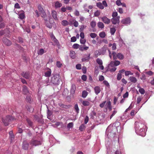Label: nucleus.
Instances as JSON below:
<instances>
[{
  "mask_svg": "<svg viewBox=\"0 0 154 154\" xmlns=\"http://www.w3.org/2000/svg\"><path fill=\"white\" fill-rule=\"evenodd\" d=\"M14 118L11 115H8L6 117L2 118V122L5 126H8L9 123L14 119Z\"/></svg>",
  "mask_w": 154,
  "mask_h": 154,
  "instance_id": "nucleus-1",
  "label": "nucleus"
},
{
  "mask_svg": "<svg viewBox=\"0 0 154 154\" xmlns=\"http://www.w3.org/2000/svg\"><path fill=\"white\" fill-rule=\"evenodd\" d=\"M60 75L59 74H56L53 75L51 77V82L55 85H58L60 82Z\"/></svg>",
  "mask_w": 154,
  "mask_h": 154,
  "instance_id": "nucleus-2",
  "label": "nucleus"
},
{
  "mask_svg": "<svg viewBox=\"0 0 154 154\" xmlns=\"http://www.w3.org/2000/svg\"><path fill=\"white\" fill-rule=\"evenodd\" d=\"M42 142L38 140L34 139H32L30 141L29 144L32 146H37L41 145L42 144Z\"/></svg>",
  "mask_w": 154,
  "mask_h": 154,
  "instance_id": "nucleus-3",
  "label": "nucleus"
},
{
  "mask_svg": "<svg viewBox=\"0 0 154 154\" xmlns=\"http://www.w3.org/2000/svg\"><path fill=\"white\" fill-rule=\"evenodd\" d=\"M144 127L145 125L143 123L138 122H135V129L136 132L140 128V127Z\"/></svg>",
  "mask_w": 154,
  "mask_h": 154,
  "instance_id": "nucleus-4",
  "label": "nucleus"
},
{
  "mask_svg": "<svg viewBox=\"0 0 154 154\" xmlns=\"http://www.w3.org/2000/svg\"><path fill=\"white\" fill-rule=\"evenodd\" d=\"M144 127H141L136 132L142 136L145 135V128Z\"/></svg>",
  "mask_w": 154,
  "mask_h": 154,
  "instance_id": "nucleus-5",
  "label": "nucleus"
},
{
  "mask_svg": "<svg viewBox=\"0 0 154 154\" xmlns=\"http://www.w3.org/2000/svg\"><path fill=\"white\" fill-rule=\"evenodd\" d=\"M120 18V16H118L115 18H112L111 20L112 24H116L117 23H119Z\"/></svg>",
  "mask_w": 154,
  "mask_h": 154,
  "instance_id": "nucleus-6",
  "label": "nucleus"
},
{
  "mask_svg": "<svg viewBox=\"0 0 154 154\" xmlns=\"http://www.w3.org/2000/svg\"><path fill=\"white\" fill-rule=\"evenodd\" d=\"M2 41L7 46H10L11 44V42L5 37L3 38Z\"/></svg>",
  "mask_w": 154,
  "mask_h": 154,
  "instance_id": "nucleus-7",
  "label": "nucleus"
},
{
  "mask_svg": "<svg viewBox=\"0 0 154 154\" xmlns=\"http://www.w3.org/2000/svg\"><path fill=\"white\" fill-rule=\"evenodd\" d=\"M120 63V62L119 61L115 60L114 61H111L109 66H117L119 65Z\"/></svg>",
  "mask_w": 154,
  "mask_h": 154,
  "instance_id": "nucleus-8",
  "label": "nucleus"
},
{
  "mask_svg": "<svg viewBox=\"0 0 154 154\" xmlns=\"http://www.w3.org/2000/svg\"><path fill=\"white\" fill-rule=\"evenodd\" d=\"M101 19L102 20L105 24H108L110 22V20L107 18V17L106 16L103 17L101 18Z\"/></svg>",
  "mask_w": 154,
  "mask_h": 154,
  "instance_id": "nucleus-9",
  "label": "nucleus"
},
{
  "mask_svg": "<svg viewBox=\"0 0 154 154\" xmlns=\"http://www.w3.org/2000/svg\"><path fill=\"white\" fill-rule=\"evenodd\" d=\"M121 22L124 24H129L131 22L130 19L129 17L124 19L121 21Z\"/></svg>",
  "mask_w": 154,
  "mask_h": 154,
  "instance_id": "nucleus-10",
  "label": "nucleus"
},
{
  "mask_svg": "<svg viewBox=\"0 0 154 154\" xmlns=\"http://www.w3.org/2000/svg\"><path fill=\"white\" fill-rule=\"evenodd\" d=\"M29 146V144L26 141H23L22 147L25 150H27L28 149Z\"/></svg>",
  "mask_w": 154,
  "mask_h": 154,
  "instance_id": "nucleus-11",
  "label": "nucleus"
},
{
  "mask_svg": "<svg viewBox=\"0 0 154 154\" xmlns=\"http://www.w3.org/2000/svg\"><path fill=\"white\" fill-rule=\"evenodd\" d=\"M22 75L23 77L26 79H28L29 77V74L28 72H23L22 73Z\"/></svg>",
  "mask_w": 154,
  "mask_h": 154,
  "instance_id": "nucleus-12",
  "label": "nucleus"
},
{
  "mask_svg": "<svg viewBox=\"0 0 154 154\" xmlns=\"http://www.w3.org/2000/svg\"><path fill=\"white\" fill-rule=\"evenodd\" d=\"M51 15L53 18L55 20H58V18L57 16V12L54 11H53L51 12Z\"/></svg>",
  "mask_w": 154,
  "mask_h": 154,
  "instance_id": "nucleus-13",
  "label": "nucleus"
},
{
  "mask_svg": "<svg viewBox=\"0 0 154 154\" xmlns=\"http://www.w3.org/2000/svg\"><path fill=\"white\" fill-rule=\"evenodd\" d=\"M94 90L95 93L97 95L101 91L100 88L99 86H96L94 87Z\"/></svg>",
  "mask_w": 154,
  "mask_h": 154,
  "instance_id": "nucleus-14",
  "label": "nucleus"
},
{
  "mask_svg": "<svg viewBox=\"0 0 154 154\" xmlns=\"http://www.w3.org/2000/svg\"><path fill=\"white\" fill-rule=\"evenodd\" d=\"M23 92L24 94H27L29 93L27 87L25 85H24L23 86Z\"/></svg>",
  "mask_w": 154,
  "mask_h": 154,
  "instance_id": "nucleus-15",
  "label": "nucleus"
},
{
  "mask_svg": "<svg viewBox=\"0 0 154 154\" xmlns=\"http://www.w3.org/2000/svg\"><path fill=\"white\" fill-rule=\"evenodd\" d=\"M51 69L45 72V76L46 77H50L51 75Z\"/></svg>",
  "mask_w": 154,
  "mask_h": 154,
  "instance_id": "nucleus-16",
  "label": "nucleus"
},
{
  "mask_svg": "<svg viewBox=\"0 0 154 154\" xmlns=\"http://www.w3.org/2000/svg\"><path fill=\"white\" fill-rule=\"evenodd\" d=\"M54 6L56 8H59L62 6V4L58 1H56L55 2Z\"/></svg>",
  "mask_w": 154,
  "mask_h": 154,
  "instance_id": "nucleus-17",
  "label": "nucleus"
},
{
  "mask_svg": "<svg viewBox=\"0 0 154 154\" xmlns=\"http://www.w3.org/2000/svg\"><path fill=\"white\" fill-rule=\"evenodd\" d=\"M82 105L85 106H88L90 104V102L87 100H83L81 102Z\"/></svg>",
  "mask_w": 154,
  "mask_h": 154,
  "instance_id": "nucleus-18",
  "label": "nucleus"
},
{
  "mask_svg": "<svg viewBox=\"0 0 154 154\" xmlns=\"http://www.w3.org/2000/svg\"><path fill=\"white\" fill-rule=\"evenodd\" d=\"M129 80L131 82L134 83H136L137 81L136 78L133 76H130L129 78Z\"/></svg>",
  "mask_w": 154,
  "mask_h": 154,
  "instance_id": "nucleus-19",
  "label": "nucleus"
},
{
  "mask_svg": "<svg viewBox=\"0 0 154 154\" xmlns=\"http://www.w3.org/2000/svg\"><path fill=\"white\" fill-rule=\"evenodd\" d=\"M117 58H118L119 60H123L124 58V55L121 53H118L117 54Z\"/></svg>",
  "mask_w": 154,
  "mask_h": 154,
  "instance_id": "nucleus-20",
  "label": "nucleus"
},
{
  "mask_svg": "<svg viewBox=\"0 0 154 154\" xmlns=\"http://www.w3.org/2000/svg\"><path fill=\"white\" fill-rule=\"evenodd\" d=\"M98 27L100 29H103L104 28V26L103 23L101 22H99L97 24Z\"/></svg>",
  "mask_w": 154,
  "mask_h": 154,
  "instance_id": "nucleus-21",
  "label": "nucleus"
},
{
  "mask_svg": "<svg viewBox=\"0 0 154 154\" xmlns=\"http://www.w3.org/2000/svg\"><path fill=\"white\" fill-rule=\"evenodd\" d=\"M76 89L75 86L74 84H72L71 86L70 92L71 93H74Z\"/></svg>",
  "mask_w": 154,
  "mask_h": 154,
  "instance_id": "nucleus-22",
  "label": "nucleus"
},
{
  "mask_svg": "<svg viewBox=\"0 0 154 154\" xmlns=\"http://www.w3.org/2000/svg\"><path fill=\"white\" fill-rule=\"evenodd\" d=\"M89 48V47L87 46L82 47L80 46L79 48V49L81 51H83L84 50H87Z\"/></svg>",
  "mask_w": 154,
  "mask_h": 154,
  "instance_id": "nucleus-23",
  "label": "nucleus"
},
{
  "mask_svg": "<svg viewBox=\"0 0 154 154\" xmlns=\"http://www.w3.org/2000/svg\"><path fill=\"white\" fill-rule=\"evenodd\" d=\"M97 6L101 9H103L104 8V7L103 5L100 2L97 3Z\"/></svg>",
  "mask_w": 154,
  "mask_h": 154,
  "instance_id": "nucleus-24",
  "label": "nucleus"
},
{
  "mask_svg": "<svg viewBox=\"0 0 154 154\" xmlns=\"http://www.w3.org/2000/svg\"><path fill=\"white\" fill-rule=\"evenodd\" d=\"M45 52H46V51L45 52L44 49L43 48H41L38 51V54L39 55H42Z\"/></svg>",
  "mask_w": 154,
  "mask_h": 154,
  "instance_id": "nucleus-25",
  "label": "nucleus"
},
{
  "mask_svg": "<svg viewBox=\"0 0 154 154\" xmlns=\"http://www.w3.org/2000/svg\"><path fill=\"white\" fill-rule=\"evenodd\" d=\"M62 25L64 26H66L69 25V23L68 21L66 20H63L61 22Z\"/></svg>",
  "mask_w": 154,
  "mask_h": 154,
  "instance_id": "nucleus-26",
  "label": "nucleus"
},
{
  "mask_svg": "<svg viewBox=\"0 0 154 154\" xmlns=\"http://www.w3.org/2000/svg\"><path fill=\"white\" fill-rule=\"evenodd\" d=\"M99 35L101 38H104L106 36V34L105 32H102L99 34Z\"/></svg>",
  "mask_w": 154,
  "mask_h": 154,
  "instance_id": "nucleus-27",
  "label": "nucleus"
},
{
  "mask_svg": "<svg viewBox=\"0 0 154 154\" xmlns=\"http://www.w3.org/2000/svg\"><path fill=\"white\" fill-rule=\"evenodd\" d=\"M19 18L21 20H23L25 18V16L24 13H20L19 15Z\"/></svg>",
  "mask_w": 154,
  "mask_h": 154,
  "instance_id": "nucleus-28",
  "label": "nucleus"
},
{
  "mask_svg": "<svg viewBox=\"0 0 154 154\" xmlns=\"http://www.w3.org/2000/svg\"><path fill=\"white\" fill-rule=\"evenodd\" d=\"M47 118L48 119H50V116L52 115V112L51 110L48 109L47 111Z\"/></svg>",
  "mask_w": 154,
  "mask_h": 154,
  "instance_id": "nucleus-29",
  "label": "nucleus"
},
{
  "mask_svg": "<svg viewBox=\"0 0 154 154\" xmlns=\"http://www.w3.org/2000/svg\"><path fill=\"white\" fill-rule=\"evenodd\" d=\"M88 94V92L85 91H83L82 92V97L83 98H85Z\"/></svg>",
  "mask_w": 154,
  "mask_h": 154,
  "instance_id": "nucleus-30",
  "label": "nucleus"
},
{
  "mask_svg": "<svg viewBox=\"0 0 154 154\" xmlns=\"http://www.w3.org/2000/svg\"><path fill=\"white\" fill-rule=\"evenodd\" d=\"M26 121L29 126H32L33 125L32 122L29 119L27 118Z\"/></svg>",
  "mask_w": 154,
  "mask_h": 154,
  "instance_id": "nucleus-31",
  "label": "nucleus"
},
{
  "mask_svg": "<svg viewBox=\"0 0 154 154\" xmlns=\"http://www.w3.org/2000/svg\"><path fill=\"white\" fill-rule=\"evenodd\" d=\"M74 108V110L75 111V112L77 113H79V108L77 104H75Z\"/></svg>",
  "mask_w": 154,
  "mask_h": 154,
  "instance_id": "nucleus-32",
  "label": "nucleus"
},
{
  "mask_svg": "<svg viewBox=\"0 0 154 154\" xmlns=\"http://www.w3.org/2000/svg\"><path fill=\"white\" fill-rule=\"evenodd\" d=\"M116 31V29L115 28L112 27V28H110V32L111 35H114Z\"/></svg>",
  "mask_w": 154,
  "mask_h": 154,
  "instance_id": "nucleus-33",
  "label": "nucleus"
},
{
  "mask_svg": "<svg viewBox=\"0 0 154 154\" xmlns=\"http://www.w3.org/2000/svg\"><path fill=\"white\" fill-rule=\"evenodd\" d=\"M86 128V127L85 125L83 124H82L79 127V130L81 131H83L85 128Z\"/></svg>",
  "mask_w": 154,
  "mask_h": 154,
  "instance_id": "nucleus-34",
  "label": "nucleus"
},
{
  "mask_svg": "<svg viewBox=\"0 0 154 154\" xmlns=\"http://www.w3.org/2000/svg\"><path fill=\"white\" fill-rule=\"evenodd\" d=\"M96 22L95 21H92L90 23V25L93 28H94L96 26Z\"/></svg>",
  "mask_w": 154,
  "mask_h": 154,
  "instance_id": "nucleus-35",
  "label": "nucleus"
},
{
  "mask_svg": "<svg viewBox=\"0 0 154 154\" xmlns=\"http://www.w3.org/2000/svg\"><path fill=\"white\" fill-rule=\"evenodd\" d=\"M40 13L42 17L45 18L46 17V14L44 10L40 12Z\"/></svg>",
  "mask_w": 154,
  "mask_h": 154,
  "instance_id": "nucleus-36",
  "label": "nucleus"
},
{
  "mask_svg": "<svg viewBox=\"0 0 154 154\" xmlns=\"http://www.w3.org/2000/svg\"><path fill=\"white\" fill-rule=\"evenodd\" d=\"M97 63L100 65H102L103 64V62L102 60L100 58H98L96 60Z\"/></svg>",
  "mask_w": 154,
  "mask_h": 154,
  "instance_id": "nucleus-37",
  "label": "nucleus"
},
{
  "mask_svg": "<svg viewBox=\"0 0 154 154\" xmlns=\"http://www.w3.org/2000/svg\"><path fill=\"white\" fill-rule=\"evenodd\" d=\"M75 52L72 51H71L70 54V56L72 59H74L75 58Z\"/></svg>",
  "mask_w": 154,
  "mask_h": 154,
  "instance_id": "nucleus-38",
  "label": "nucleus"
},
{
  "mask_svg": "<svg viewBox=\"0 0 154 154\" xmlns=\"http://www.w3.org/2000/svg\"><path fill=\"white\" fill-rule=\"evenodd\" d=\"M86 27V26H84V25H82L80 26L79 29V31L80 32H83L84 31V29H85Z\"/></svg>",
  "mask_w": 154,
  "mask_h": 154,
  "instance_id": "nucleus-39",
  "label": "nucleus"
},
{
  "mask_svg": "<svg viewBox=\"0 0 154 154\" xmlns=\"http://www.w3.org/2000/svg\"><path fill=\"white\" fill-rule=\"evenodd\" d=\"M52 40L54 41V42L55 44V45L58 46L59 45V43L58 40L56 38L53 39Z\"/></svg>",
  "mask_w": 154,
  "mask_h": 154,
  "instance_id": "nucleus-40",
  "label": "nucleus"
},
{
  "mask_svg": "<svg viewBox=\"0 0 154 154\" xmlns=\"http://www.w3.org/2000/svg\"><path fill=\"white\" fill-rule=\"evenodd\" d=\"M80 46L77 44H75L72 46V48L75 49H77L79 48Z\"/></svg>",
  "mask_w": 154,
  "mask_h": 154,
  "instance_id": "nucleus-41",
  "label": "nucleus"
},
{
  "mask_svg": "<svg viewBox=\"0 0 154 154\" xmlns=\"http://www.w3.org/2000/svg\"><path fill=\"white\" fill-rule=\"evenodd\" d=\"M106 48H103L101 49V53L103 55H104L105 54L106 52Z\"/></svg>",
  "mask_w": 154,
  "mask_h": 154,
  "instance_id": "nucleus-42",
  "label": "nucleus"
},
{
  "mask_svg": "<svg viewBox=\"0 0 154 154\" xmlns=\"http://www.w3.org/2000/svg\"><path fill=\"white\" fill-rule=\"evenodd\" d=\"M117 54L115 51H113L112 52V54L113 56V59L114 60L117 59Z\"/></svg>",
  "mask_w": 154,
  "mask_h": 154,
  "instance_id": "nucleus-43",
  "label": "nucleus"
},
{
  "mask_svg": "<svg viewBox=\"0 0 154 154\" xmlns=\"http://www.w3.org/2000/svg\"><path fill=\"white\" fill-rule=\"evenodd\" d=\"M73 122H70L68 123L67 125V128H68L70 129L73 127Z\"/></svg>",
  "mask_w": 154,
  "mask_h": 154,
  "instance_id": "nucleus-44",
  "label": "nucleus"
},
{
  "mask_svg": "<svg viewBox=\"0 0 154 154\" xmlns=\"http://www.w3.org/2000/svg\"><path fill=\"white\" fill-rule=\"evenodd\" d=\"M101 54L99 51H96L94 53V55L96 57H97L98 56L100 55Z\"/></svg>",
  "mask_w": 154,
  "mask_h": 154,
  "instance_id": "nucleus-45",
  "label": "nucleus"
},
{
  "mask_svg": "<svg viewBox=\"0 0 154 154\" xmlns=\"http://www.w3.org/2000/svg\"><path fill=\"white\" fill-rule=\"evenodd\" d=\"M90 36L92 38H95L97 37V35L95 33H91L90 34Z\"/></svg>",
  "mask_w": 154,
  "mask_h": 154,
  "instance_id": "nucleus-46",
  "label": "nucleus"
},
{
  "mask_svg": "<svg viewBox=\"0 0 154 154\" xmlns=\"http://www.w3.org/2000/svg\"><path fill=\"white\" fill-rule=\"evenodd\" d=\"M26 108L29 111V112H31L33 110L32 108L30 106H26Z\"/></svg>",
  "mask_w": 154,
  "mask_h": 154,
  "instance_id": "nucleus-47",
  "label": "nucleus"
},
{
  "mask_svg": "<svg viewBox=\"0 0 154 154\" xmlns=\"http://www.w3.org/2000/svg\"><path fill=\"white\" fill-rule=\"evenodd\" d=\"M133 73L131 72L130 71H127L125 72V76H128L129 75H133Z\"/></svg>",
  "mask_w": 154,
  "mask_h": 154,
  "instance_id": "nucleus-48",
  "label": "nucleus"
},
{
  "mask_svg": "<svg viewBox=\"0 0 154 154\" xmlns=\"http://www.w3.org/2000/svg\"><path fill=\"white\" fill-rule=\"evenodd\" d=\"M139 91L140 93L142 94H144L145 93V91L144 89L142 88H140L139 90Z\"/></svg>",
  "mask_w": 154,
  "mask_h": 154,
  "instance_id": "nucleus-49",
  "label": "nucleus"
},
{
  "mask_svg": "<svg viewBox=\"0 0 154 154\" xmlns=\"http://www.w3.org/2000/svg\"><path fill=\"white\" fill-rule=\"evenodd\" d=\"M146 75L148 76H151L153 75V72L151 71H149L145 72Z\"/></svg>",
  "mask_w": 154,
  "mask_h": 154,
  "instance_id": "nucleus-50",
  "label": "nucleus"
},
{
  "mask_svg": "<svg viewBox=\"0 0 154 154\" xmlns=\"http://www.w3.org/2000/svg\"><path fill=\"white\" fill-rule=\"evenodd\" d=\"M118 15V13L117 12H113L112 14V16L113 18H115Z\"/></svg>",
  "mask_w": 154,
  "mask_h": 154,
  "instance_id": "nucleus-51",
  "label": "nucleus"
},
{
  "mask_svg": "<svg viewBox=\"0 0 154 154\" xmlns=\"http://www.w3.org/2000/svg\"><path fill=\"white\" fill-rule=\"evenodd\" d=\"M142 99V98L140 96H139L137 97V102L138 104H139L140 102V101H141Z\"/></svg>",
  "mask_w": 154,
  "mask_h": 154,
  "instance_id": "nucleus-52",
  "label": "nucleus"
},
{
  "mask_svg": "<svg viewBox=\"0 0 154 154\" xmlns=\"http://www.w3.org/2000/svg\"><path fill=\"white\" fill-rule=\"evenodd\" d=\"M106 105L107 108L111 107V102L110 101H108L106 104Z\"/></svg>",
  "mask_w": 154,
  "mask_h": 154,
  "instance_id": "nucleus-53",
  "label": "nucleus"
},
{
  "mask_svg": "<svg viewBox=\"0 0 154 154\" xmlns=\"http://www.w3.org/2000/svg\"><path fill=\"white\" fill-rule=\"evenodd\" d=\"M117 112V111L116 110H114L112 112V114L110 116V119H111L116 114Z\"/></svg>",
  "mask_w": 154,
  "mask_h": 154,
  "instance_id": "nucleus-54",
  "label": "nucleus"
},
{
  "mask_svg": "<svg viewBox=\"0 0 154 154\" xmlns=\"http://www.w3.org/2000/svg\"><path fill=\"white\" fill-rule=\"evenodd\" d=\"M100 12L98 11H97L94 13V15L95 17H98L100 15Z\"/></svg>",
  "mask_w": 154,
  "mask_h": 154,
  "instance_id": "nucleus-55",
  "label": "nucleus"
},
{
  "mask_svg": "<svg viewBox=\"0 0 154 154\" xmlns=\"http://www.w3.org/2000/svg\"><path fill=\"white\" fill-rule=\"evenodd\" d=\"M112 49L113 50H115L116 48V43H113L112 46Z\"/></svg>",
  "mask_w": 154,
  "mask_h": 154,
  "instance_id": "nucleus-56",
  "label": "nucleus"
},
{
  "mask_svg": "<svg viewBox=\"0 0 154 154\" xmlns=\"http://www.w3.org/2000/svg\"><path fill=\"white\" fill-rule=\"evenodd\" d=\"M81 78H82V79L84 81H86V80H87V76L85 75H83L82 76Z\"/></svg>",
  "mask_w": 154,
  "mask_h": 154,
  "instance_id": "nucleus-57",
  "label": "nucleus"
},
{
  "mask_svg": "<svg viewBox=\"0 0 154 154\" xmlns=\"http://www.w3.org/2000/svg\"><path fill=\"white\" fill-rule=\"evenodd\" d=\"M116 69V68L115 67H112V68H109V71L111 72H115Z\"/></svg>",
  "mask_w": 154,
  "mask_h": 154,
  "instance_id": "nucleus-58",
  "label": "nucleus"
},
{
  "mask_svg": "<svg viewBox=\"0 0 154 154\" xmlns=\"http://www.w3.org/2000/svg\"><path fill=\"white\" fill-rule=\"evenodd\" d=\"M121 0H117L116 2V4L118 6H120L122 5V3L121 2Z\"/></svg>",
  "mask_w": 154,
  "mask_h": 154,
  "instance_id": "nucleus-59",
  "label": "nucleus"
},
{
  "mask_svg": "<svg viewBox=\"0 0 154 154\" xmlns=\"http://www.w3.org/2000/svg\"><path fill=\"white\" fill-rule=\"evenodd\" d=\"M38 9L40 12L43 11V9L40 5H39L38 7Z\"/></svg>",
  "mask_w": 154,
  "mask_h": 154,
  "instance_id": "nucleus-60",
  "label": "nucleus"
},
{
  "mask_svg": "<svg viewBox=\"0 0 154 154\" xmlns=\"http://www.w3.org/2000/svg\"><path fill=\"white\" fill-rule=\"evenodd\" d=\"M73 25L75 27H77L79 26V23L76 20H75L73 23Z\"/></svg>",
  "mask_w": 154,
  "mask_h": 154,
  "instance_id": "nucleus-61",
  "label": "nucleus"
},
{
  "mask_svg": "<svg viewBox=\"0 0 154 154\" xmlns=\"http://www.w3.org/2000/svg\"><path fill=\"white\" fill-rule=\"evenodd\" d=\"M62 64L60 61H57L56 63V66L58 67H60L61 66Z\"/></svg>",
  "mask_w": 154,
  "mask_h": 154,
  "instance_id": "nucleus-62",
  "label": "nucleus"
},
{
  "mask_svg": "<svg viewBox=\"0 0 154 154\" xmlns=\"http://www.w3.org/2000/svg\"><path fill=\"white\" fill-rule=\"evenodd\" d=\"M76 68L78 69H81V64H78L76 66Z\"/></svg>",
  "mask_w": 154,
  "mask_h": 154,
  "instance_id": "nucleus-63",
  "label": "nucleus"
},
{
  "mask_svg": "<svg viewBox=\"0 0 154 154\" xmlns=\"http://www.w3.org/2000/svg\"><path fill=\"white\" fill-rule=\"evenodd\" d=\"M76 40V38L75 36L72 37L71 38V42H75Z\"/></svg>",
  "mask_w": 154,
  "mask_h": 154,
  "instance_id": "nucleus-64",
  "label": "nucleus"
}]
</instances>
